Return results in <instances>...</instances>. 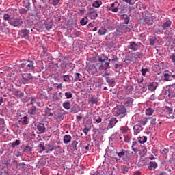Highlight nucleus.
<instances>
[{
  "label": "nucleus",
  "instance_id": "a211bd4d",
  "mask_svg": "<svg viewBox=\"0 0 175 175\" xmlns=\"http://www.w3.org/2000/svg\"><path fill=\"white\" fill-rule=\"evenodd\" d=\"M29 113L31 116H36L38 113V109H36V106H32L29 111Z\"/></svg>",
  "mask_w": 175,
  "mask_h": 175
},
{
  "label": "nucleus",
  "instance_id": "393cba45",
  "mask_svg": "<svg viewBox=\"0 0 175 175\" xmlns=\"http://www.w3.org/2000/svg\"><path fill=\"white\" fill-rule=\"evenodd\" d=\"M139 154L142 157H144L147 154V148L145 146H142V148L139 150Z\"/></svg>",
  "mask_w": 175,
  "mask_h": 175
},
{
  "label": "nucleus",
  "instance_id": "c9c22d12",
  "mask_svg": "<svg viewBox=\"0 0 175 175\" xmlns=\"http://www.w3.org/2000/svg\"><path fill=\"white\" fill-rule=\"evenodd\" d=\"M106 32H107V29L105 28H101L98 31V35H106Z\"/></svg>",
  "mask_w": 175,
  "mask_h": 175
},
{
  "label": "nucleus",
  "instance_id": "f8f14e48",
  "mask_svg": "<svg viewBox=\"0 0 175 175\" xmlns=\"http://www.w3.org/2000/svg\"><path fill=\"white\" fill-rule=\"evenodd\" d=\"M37 129L39 133H44V131H46V127L44 126V124L40 123L37 125Z\"/></svg>",
  "mask_w": 175,
  "mask_h": 175
},
{
  "label": "nucleus",
  "instance_id": "58836bf2",
  "mask_svg": "<svg viewBox=\"0 0 175 175\" xmlns=\"http://www.w3.org/2000/svg\"><path fill=\"white\" fill-rule=\"evenodd\" d=\"M124 2H126V3H129V5H135L136 2H137V0H122Z\"/></svg>",
  "mask_w": 175,
  "mask_h": 175
},
{
  "label": "nucleus",
  "instance_id": "0e129e2a",
  "mask_svg": "<svg viewBox=\"0 0 175 175\" xmlns=\"http://www.w3.org/2000/svg\"><path fill=\"white\" fill-rule=\"evenodd\" d=\"M94 121H96V122H98V124H100V122H102V118H98V119H94Z\"/></svg>",
  "mask_w": 175,
  "mask_h": 175
},
{
  "label": "nucleus",
  "instance_id": "ea45409f",
  "mask_svg": "<svg viewBox=\"0 0 175 175\" xmlns=\"http://www.w3.org/2000/svg\"><path fill=\"white\" fill-rule=\"evenodd\" d=\"M63 81H65V83H69V81H70V77L68 75H64Z\"/></svg>",
  "mask_w": 175,
  "mask_h": 175
},
{
  "label": "nucleus",
  "instance_id": "6e6d98bb",
  "mask_svg": "<svg viewBox=\"0 0 175 175\" xmlns=\"http://www.w3.org/2000/svg\"><path fill=\"white\" fill-rule=\"evenodd\" d=\"M148 120H151L150 121V124H155V121H157V119L155 118H152L151 117H148Z\"/></svg>",
  "mask_w": 175,
  "mask_h": 175
},
{
  "label": "nucleus",
  "instance_id": "c756f323",
  "mask_svg": "<svg viewBox=\"0 0 175 175\" xmlns=\"http://www.w3.org/2000/svg\"><path fill=\"white\" fill-rule=\"evenodd\" d=\"M154 109L152 108L149 107L146 110V116H152L154 114Z\"/></svg>",
  "mask_w": 175,
  "mask_h": 175
},
{
  "label": "nucleus",
  "instance_id": "473e14b6",
  "mask_svg": "<svg viewBox=\"0 0 175 175\" xmlns=\"http://www.w3.org/2000/svg\"><path fill=\"white\" fill-rule=\"evenodd\" d=\"M148 122V118H144L143 119L139 120V124L140 125H143L144 126V125H146Z\"/></svg>",
  "mask_w": 175,
  "mask_h": 175
},
{
  "label": "nucleus",
  "instance_id": "79ce46f5",
  "mask_svg": "<svg viewBox=\"0 0 175 175\" xmlns=\"http://www.w3.org/2000/svg\"><path fill=\"white\" fill-rule=\"evenodd\" d=\"M89 102H90L92 105H98V100H96V98L94 97L90 98Z\"/></svg>",
  "mask_w": 175,
  "mask_h": 175
},
{
  "label": "nucleus",
  "instance_id": "bb28decb",
  "mask_svg": "<svg viewBox=\"0 0 175 175\" xmlns=\"http://www.w3.org/2000/svg\"><path fill=\"white\" fill-rule=\"evenodd\" d=\"M70 111L71 113H77L78 111H80V109H79V105H74L72 107H71Z\"/></svg>",
  "mask_w": 175,
  "mask_h": 175
},
{
  "label": "nucleus",
  "instance_id": "72a5a7b5",
  "mask_svg": "<svg viewBox=\"0 0 175 175\" xmlns=\"http://www.w3.org/2000/svg\"><path fill=\"white\" fill-rule=\"evenodd\" d=\"M32 150H33L32 147L29 146V145H27L23 150V152H31Z\"/></svg>",
  "mask_w": 175,
  "mask_h": 175
},
{
  "label": "nucleus",
  "instance_id": "a19ab883",
  "mask_svg": "<svg viewBox=\"0 0 175 175\" xmlns=\"http://www.w3.org/2000/svg\"><path fill=\"white\" fill-rule=\"evenodd\" d=\"M21 120H23L22 124H23V125H28V117L24 116Z\"/></svg>",
  "mask_w": 175,
  "mask_h": 175
},
{
  "label": "nucleus",
  "instance_id": "cd10ccee",
  "mask_svg": "<svg viewBox=\"0 0 175 175\" xmlns=\"http://www.w3.org/2000/svg\"><path fill=\"white\" fill-rule=\"evenodd\" d=\"M44 24L47 31H49V29L53 28V23L51 22L45 21Z\"/></svg>",
  "mask_w": 175,
  "mask_h": 175
},
{
  "label": "nucleus",
  "instance_id": "4d7b16f0",
  "mask_svg": "<svg viewBox=\"0 0 175 175\" xmlns=\"http://www.w3.org/2000/svg\"><path fill=\"white\" fill-rule=\"evenodd\" d=\"M155 31L158 33L159 32L160 33H162L163 32V29L161 27V29H158V28H156L155 29Z\"/></svg>",
  "mask_w": 175,
  "mask_h": 175
},
{
  "label": "nucleus",
  "instance_id": "e433bc0d",
  "mask_svg": "<svg viewBox=\"0 0 175 175\" xmlns=\"http://www.w3.org/2000/svg\"><path fill=\"white\" fill-rule=\"evenodd\" d=\"M102 5V2L100 1H95L94 3H92V6L94 8H99Z\"/></svg>",
  "mask_w": 175,
  "mask_h": 175
},
{
  "label": "nucleus",
  "instance_id": "7c9ffc66",
  "mask_svg": "<svg viewBox=\"0 0 175 175\" xmlns=\"http://www.w3.org/2000/svg\"><path fill=\"white\" fill-rule=\"evenodd\" d=\"M63 107L66 109V110H69L70 109V103L69 101L64 102L63 103Z\"/></svg>",
  "mask_w": 175,
  "mask_h": 175
},
{
  "label": "nucleus",
  "instance_id": "6ab92c4d",
  "mask_svg": "<svg viewBox=\"0 0 175 175\" xmlns=\"http://www.w3.org/2000/svg\"><path fill=\"white\" fill-rule=\"evenodd\" d=\"M163 76L165 81H172V80H173V79H172V72L164 73Z\"/></svg>",
  "mask_w": 175,
  "mask_h": 175
},
{
  "label": "nucleus",
  "instance_id": "5fc2aeb1",
  "mask_svg": "<svg viewBox=\"0 0 175 175\" xmlns=\"http://www.w3.org/2000/svg\"><path fill=\"white\" fill-rule=\"evenodd\" d=\"M57 148H61V146H52L51 149H49V151H54V150H57Z\"/></svg>",
  "mask_w": 175,
  "mask_h": 175
},
{
  "label": "nucleus",
  "instance_id": "b1692460",
  "mask_svg": "<svg viewBox=\"0 0 175 175\" xmlns=\"http://www.w3.org/2000/svg\"><path fill=\"white\" fill-rule=\"evenodd\" d=\"M13 95H14V96H16V98H24V92H20L18 90L14 92Z\"/></svg>",
  "mask_w": 175,
  "mask_h": 175
},
{
  "label": "nucleus",
  "instance_id": "774afa93",
  "mask_svg": "<svg viewBox=\"0 0 175 175\" xmlns=\"http://www.w3.org/2000/svg\"><path fill=\"white\" fill-rule=\"evenodd\" d=\"M142 174V172H140V171H136L135 173H134V175H141Z\"/></svg>",
  "mask_w": 175,
  "mask_h": 175
},
{
  "label": "nucleus",
  "instance_id": "052dcab7",
  "mask_svg": "<svg viewBox=\"0 0 175 175\" xmlns=\"http://www.w3.org/2000/svg\"><path fill=\"white\" fill-rule=\"evenodd\" d=\"M88 132H90V129H88V128H85L83 129V133L85 135H88Z\"/></svg>",
  "mask_w": 175,
  "mask_h": 175
},
{
  "label": "nucleus",
  "instance_id": "a878e982",
  "mask_svg": "<svg viewBox=\"0 0 175 175\" xmlns=\"http://www.w3.org/2000/svg\"><path fill=\"white\" fill-rule=\"evenodd\" d=\"M75 81H83V75L79 72L75 73Z\"/></svg>",
  "mask_w": 175,
  "mask_h": 175
},
{
  "label": "nucleus",
  "instance_id": "dca6fc26",
  "mask_svg": "<svg viewBox=\"0 0 175 175\" xmlns=\"http://www.w3.org/2000/svg\"><path fill=\"white\" fill-rule=\"evenodd\" d=\"M158 167V163L154 161H150V165L148 166L149 170H155Z\"/></svg>",
  "mask_w": 175,
  "mask_h": 175
},
{
  "label": "nucleus",
  "instance_id": "bf43d9fd",
  "mask_svg": "<svg viewBox=\"0 0 175 175\" xmlns=\"http://www.w3.org/2000/svg\"><path fill=\"white\" fill-rule=\"evenodd\" d=\"M170 59H172V62H174V64L175 63V54H172L170 57Z\"/></svg>",
  "mask_w": 175,
  "mask_h": 175
},
{
  "label": "nucleus",
  "instance_id": "ddd939ff",
  "mask_svg": "<svg viewBox=\"0 0 175 175\" xmlns=\"http://www.w3.org/2000/svg\"><path fill=\"white\" fill-rule=\"evenodd\" d=\"M134 132L136 135H137V133H140V132H142V131H143V127L142 126V125L140 124H137L136 125L134 126Z\"/></svg>",
  "mask_w": 175,
  "mask_h": 175
},
{
  "label": "nucleus",
  "instance_id": "13d9d810",
  "mask_svg": "<svg viewBox=\"0 0 175 175\" xmlns=\"http://www.w3.org/2000/svg\"><path fill=\"white\" fill-rule=\"evenodd\" d=\"M165 109H166V110H167V113H172V107H167V106H165Z\"/></svg>",
  "mask_w": 175,
  "mask_h": 175
},
{
  "label": "nucleus",
  "instance_id": "6e6552de",
  "mask_svg": "<svg viewBox=\"0 0 175 175\" xmlns=\"http://www.w3.org/2000/svg\"><path fill=\"white\" fill-rule=\"evenodd\" d=\"M45 113H46V116H47L48 117H53V116H54L56 120H59V116H57V114H55V111H54V109H53L46 107L45 109Z\"/></svg>",
  "mask_w": 175,
  "mask_h": 175
},
{
  "label": "nucleus",
  "instance_id": "8fccbe9b",
  "mask_svg": "<svg viewBox=\"0 0 175 175\" xmlns=\"http://www.w3.org/2000/svg\"><path fill=\"white\" fill-rule=\"evenodd\" d=\"M108 10H111L113 13H117L118 12V7H116L115 8H107Z\"/></svg>",
  "mask_w": 175,
  "mask_h": 175
},
{
  "label": "nucleus",
  "instance_id": "4c0bfd02",
  "mask_svg": "<svg viewBox=\"0 0 175 175\" xmlns=\"http://www.w3.org/2000/svg\"><path fill=\"white\" fill-rule=\"evenodd\" d=\"M167 118H170L172 120V121H175V116L173 115V113H167Z\"/></svg>",
  "mask_w": 175,
  "mask_h": 175
},
{
  "label": "nucleus",
  "instance_id": "f3484780",
  "mask_svg": "<svg viewBox=\"0 0 175 175\" xmlns=\"http://www.w3.org/2000/svg\"><path fill=\"white\" fill-rule=\"evenodd\" d=\"M157 87H158V85H157L154 82H152L148 85V90H149V91H155V90H157Z\"/></svg>",
  "mask_w": 175,
  "mask_h": 175
},
{
  "label": "nucleus",
  "instance_id": "603ef678",
  "mask_svg": "<svg viewBox=\"0 0 175 175\" xmlns=\"http://www.w3.org/2000/svg\"><path fill=\"white\" fill-rule=\"evenodd\" d=\"M141 72H142V76H146V73H147V72H148V68H142Z\"/></svg>",
  "mask_w": 175,
  "mask_h": 175
},
{
  "label": "nucleus",
  "instance_id": "680f3d73",
  "mask_svg": "<svg viewBox=\"0 0 175 175\" xmlns=\"http://www.w3.org/2000/svg\"><path fill=\"white\" fill-rule=\"evenodd\" d=\"M124 142H126V143H129V137H128V136H124Z\"/></svg>",
  "mask_w": 175,
  "mask_h": 175
},
{
  "label": "nucleus",
  "instance_id": "49530a36",
  "mask_svg": "<svg viewBox=\"0 0 175 175\" xmlns=\"http://www.w3.org/2000/svg\"><path fill=\"white\" fill-rule=\"evenodd\" d=\"M124 24H129V21L131 20L129 16H128L127 15H124Z\"/></svg>",
  "mask_w": 175,
  "mask_h": 175
},
{
  "label": "nucleus",
  "instance_id": "0eeeda50",
  "mask_svg": "<svg viewBox=\"0 0 175 175\" xmlns=\"http://www.w3.org/2000/svg\"><path fill=\"white\" fill-rule=\"evenodd\" d=\"M166 94L170 99L175 98V84L170 85Z\"/></svg>",
  "mask_w": 175,
  "mask_h": 175
},
{
  "label": "nucleus",
  "instance_id": "f03ea898",
  "mask_svg": "<svg viewBox=\"0 0 175 175\" xmlns=\"http://www.w3.org/2000/svg\"><path fill=\"white\" fill-rule=\"evenodd\" d=\"M113 114L118 118H124L126 116V108L124 106H119L113 109Z\"/></svg>",
  "mask_w": 175,
  "mask_h": 175
},
{
  "label": "nucleus",
  "instance_id": "423d86ee",
  "mask_svg": "<svg viewBox=\"0 0 175 175\" xmlns=\"http://www.w3.org/2000/svg\"><path fill=\"white\" fill-rule=\"evenodd\" d=\"M21 81L22 84H31L33 81V76L31 73H27L25 75H22Z\"/></svg>",
  "mask_w": 175,
  "mask_h": 175
},
{
  "label": "nucleus",
  "instance_id": "37998d69",
  "mask_svg": "<svg viewBox=\"0 0 175 175\" xmlns=\"http://www.w3.org/2000/svg\"><path fill=\"white\" fill-rule=\"evenodd\" d=\"M65 96L66 99H70L73 97V94H72L71 92H66Z\"/></svg>",
  "mask_w": 175,
  "mask_h": 175
},
{
  "label": "nucleus",
  "instance_id": "5701e85b",
  "mask_svg": "<svg viewBox=\"0 0 175 175\" xmlns=\"http://www.w3.org/2000/svg\"><path fill=\"white\" fill-rule=\"evenodd\" d=\"M21 33H22L23 38H25V39H28V35H29V30L25 29L21 30Z\"/></svg>",
  "mask_w": 175,
  "mask_h": 175
},
{
  "label": "nucleus",
  "instance_id": "a18cd8bd",
  "mask_svg": "<svg viewBox=\"0 0 175 175\" xmlns=\"http://www.w3.org/2000/svg\"><path fill=\"white\" fill-rule=\"evenodd\" d=\"M38 147V148H41L40 152L46 150V147H44V144H40Z\"/></svg>",
  "mask_w": 175,
  "mask_h": 175
},
{
  "label": "nucleus",
  "instance_id": "20e7f679",
  "mask_svg": "<svg viewBox=\"0 0 175 175\" xmlns=\"http://www.w3.org/2000/svg\"><path fill=\"white\" fill-rule=\"evenodd\" d=\"M131 32V28L128 25H120L116 27V34L121 36L123 33Z\"/></svg>",
  "mask_w": 175,
  "mask_h": 175
},
{
  "label": "nucleus",
  "instance_id": "4be33fe9",
  "mask_svg": "<svg viewBox=\"0 0 175 175\" xmlns=\"http://www.w3.org/2000/svg\"><path fill=\"white\" fill-rule=\"evenodd\" d=\"M136 47H137V44L135 42H131L129 46V49H130V50H133V51H136L137 50V48Z\"/></svg>",
  "mask_w": 175,
  "mask_h": 175
},
{
  "label": "nucleus",
  "instance_id": "9d476101",
  "mask_svg": "<svg viewBox=\"0 0 175 175\" xmlns=\"http://www.w3.org/2000/svg\"><path fill=\"white\" fill-rule=\"evenodd\" d=\"M170 27H172V21H170V19L164 21L161 25V28L163 29V31L172 29Z\"/></svg>",
  "mask_w": 175,
  "mask_h": 175
},
{
  "label": "nucleus",
  "instance_id": "3c124183",
  "mask_svg": "<svg viewBox=\"0 0 175 175\" xmlns=\"http://www.w3.org/2000/svg\"><path fill=\"white\" fill-rule=\"evenodd\" d=\"M89 14H93L94 13H95V16H96V10L94 8H90L89 10Z\"/></svg>",
  "mask_w": 175,
  "mask_h": 175
},
{
  "label": "nucleus",
  "instance_id": "9b49d317",
  "mask_svg": "<svg viewBox=\"0 0 175 175\" xmlns=\"http://www.w3.org/2000/svg\"><path fill=\"white\" fill-rule=\"evenodd\" d=\"M142 24H144V25H152L154 21L152 20V18L150 16H147V17H144L142 19Z\"/></svg>",
  "mask_w": 175,
  "mask_h": 175
},
{
  "label": "nucleus",
  "instance_id": "2f4dec72",
  "mask_svg": "<svg viewBox=\"0 0 175 175\" xmlns=\"http://www.w3.org/2000/svg\"><path fill=\"white\" fill-rule=\"evenodd\" d=\"M77 144H79V142H77L76 140H74L71 143L70 147L73 148V150H77Z\"/></svg>",
  "mask_w": 175,
  "mask_h": 175
},
{
  "label": "nucleus",
  "instance_id": "39448f33",
  "mask_svg": "<svg viewBox=\"0 0 175 175\" xmlns=\"http://www.w3.org/2000/svg\"><path fill=\"white\" fill-rule=\"evenodd\" d=\"M107 59H109L107 57H105L104 59H102V57L98 58V61L100 63L98 67L100 70H107V69H109L110 65H109V62H105Z\"/></svg>",
  "mask_w": 175,
  "mask_h": 175
},
{
  "label": "nucleus",
  "instance_id": "f257e3e1",
  "mask_svg": "<svg viewBox=\"0 0 175 175\" xmlns=\"http://www.w3.org/2000/svg\"><path fill=\"white\" fill-rule=\"evenodd\" d=\"M3 20L8 21L9 25H12V27H20V25H23V20L20 18H13L8 14L3 15Z\"/></svg>",
  "mask_w": 175,
  "mask_h": 175
},
{
  "label": "nucleus",
  "instance_id": "1a4fd4ad",
  "mask_svg": "<svg viewBox=\"0 0 175 175\" xmlns=\"http://www.w3.org/2000/svg\"><path fill=\"white\" fill-rule=\"evenodd\" d=\"M118 122V120H117V118H111L109 120V123L107 125V129H111V128H114V126H116V124Z\"/></svg>",
  "mask_w": 175,
  "mask_h": 175
},
{
  "label": "nucleus",
  "instance_id": "69168bd1",
  "mask_svg": "<svg viewBox=\"0 0 175 175\" xmlns=\"http://www.w3.org/2000/svg\"><path fill=\"white\" fill-rule=\"evenodd\" d=\"M14 143L16 146H19L20 145V140H16L15 142H14Z\"/></svg>",
  "mask_w": 175,
  "mask_h": 175
},
{
  "label": "nucleus",
  "instance_id": "2eb2a0df",
  "mask_svg": "<svg viewBox=\"0 0 175 175\" xmlns=\"http://www.w3.org/2000/svg\"><path fill=\"white\" fill-rule=\"evenodd\" d=\"M132 57H133V58H134V59H139L140 58H143V53L135 52L132 54Z\"/></svg>",
  "mask_w": 175,
  "mask_h": 175
},
{
  "label": "nucleus",
  "instance_id": "864d4df0",
  "mask_svg": "<svg viewBox=\"0 0 175 175\" xmlns=\"http://www.w3.org/2000/svg\"><path fill=\"white\" fill-rule=\"evenodd\" d=\"M61 0H52V4L53 6H57Z\"/></svg>",
  "mask_w": 175,
  "mask_h": 175
},
{
  "label": "nucleus",
  "instance_id": "e2e57ef3",
  "mask_svg": "<svg viewBox=\"0 0 175 175\" xmlns=\"http://www.w3.org/2000/svg\"><path fill=\"white\" fill-rule=\"evenodd\" d=\"M36 103V99L32 98L31 100V105H35Z\"/></svg>",
  "mask_w": 175,
  "mask_h": 175
},
{
  "label": "nucleus",
  "instance_id": "412c9836",
  "mask_svg": "<svg viewBox=\"0 0 175 175\" xmlns=\"http://www.w3.org/2000/svg\"><path fill=\"white\" fill-rule=\"evenodd\" d=\"M125 103H126L127 107H131V106L133 103V98H126Z\"/></svg>",
  "mask_w": 175,
  "mask_h": 175
},
{
  "label": "nucleus",
  "instance_id": "7ed1b4c3",
  "mask_svg": "<svg viewBox=\"0 0 175 175\" xmlns=\"http://www.w3.org/2000/svg\"><path fill=\"white\" fill-rule=\"evenodd\" d=\"M20 66L25 68V72H29L35 69V63L32 60L27 59L25 62L21 64Z\"/></svg>",
  "mask_w": 175,
  "mask_h": 175
},
{
  "label": "nucleus",
  "instance_id": "c03bdc74",
  "mask_svg": "<svg viewBox=\"0 0 175 175\" xmlns=\"http://www.w3.org/2000/svg\"><path fill=\"white\" fill-rule=\"evenodd\" d=\"M81 25H87V17L83 18L80 21Z\"/></svg>",
  "mask_w": 175,
  "mask_h": 175
},
{
  "label": "nucleus",
  "instance_id": "f704fd0d",
  "mask_svg": "<svg viewBox=\"0 0 175 175\" xmlns=\"http://www.w3.org/2000/svg\"><path fill=\"white\" fill-rule=\"evenodd\" d=\"M23 6L27 9V10H31V3L29 1H25L23 3Z\"/></svg>",
  "mask_w": 175,
  "mask_h": 175
},
{
  "label": "nucleus",
  "instance_id": "de8ad7c7",
  "mask_svg": "<svg viewBox=\"0 0 175 175\" xmlns=\"http://www.w3.org/2000/svg\"><path fill=\"white\" fill-rule=\"evenodd\" d=\"M109 87H114V84L116 83V81L113 79H111L109 82H107Z\"/></svg>",
  "mask_w": 175,
  "mask_h": 175
},
{
  "label": "nucleus",
  "instance_id": "09e8293b",
  "mask_svg": "<svg viewBox=\"0 0 175 175\" xmlns=\"http://www.w3.org/2000/svg\"><path fill=\"white\" fill-rule=\"evenodd\" d=\"M157 40V38H150V46H154L155 44V40Z\"/></svg>",
  "mask_w": 175,
  "mask_h": 175
},
{
  "label": "nucleus",
  "instance_id": "4468645a",
  "mask_svg": "<svg viewBox=\"0 0 175 175\" xmlns=\"http://www.w3.org/2000/svg\"><path fill=\"white\" fill-rule=\"evenodd\" d=\"M116 155H115V157L113 158L116 159V161H120V159H121V158L125 155V150H122L120 152L116 153Z\"/></svg>",
  "mask_w": 175,
  "mask_h": 175
},
{
  "label": "nucleus",
  "instance_id": "338daca9",
  "mask_svg": "<svg viewBox=\"0 0 175 175\" xmlns=\"http://www.w3.org/2000/svg\"><path fill=\"white\" fill-rule=\"evenodd\" d=\"M21 13H27V10H25V8H22L21 10Z\"/></svg>",
  "mask_w": 175,
  "mask_h": 175
},
{
  "label": "nucleus",
  "instance_id": "c85d7f7f",
  "mask_svg": "<svg viewBox=\"0 0 175 175\" xmlns=\"http://www.w3.org/2000/svg\"><path fill=\"white\" fill-rule=\"evenodd\" d=\"M138 142L141 144H144V143H146V142H147V137L143 136L142 137H138Z\"/></svg>",
  "mask_w": 175,
  "mask_h": 175
},
{
  "label": "nucleus",
  "instance_id": "aec40b11",
  "mask_svg": "<svg viewBox=\"0 0 175 175\" xmlns=\"http://www.w3.org/2000/svg\"><path fill=\"white\" fill-rule=\"evenodd\" d=\"M72 141V136L69 135H66L64 137V142L65 144H69L70 142Z\"/></svg>",
  "mask_w": 175,
  "mask_h": 175
}]
</instances>
